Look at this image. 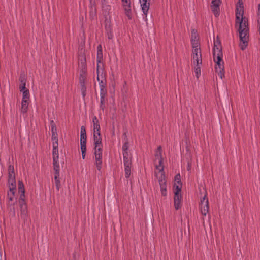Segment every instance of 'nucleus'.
<instances>
[{"instance_id": "f257e3e1", "label": "nucleus", "mask_w": 260, "mask_h": 260, "mask_svg": "<svg viewBox=\"0 0 260 260\" xmlns=\"http://www.w3.org/2000/svg\"><path fill=\"white\" fill-rule=\"evenodd\" d=\"M235 25L238 27L239 34V47L242 50H245L249 40V28L248 19L244 16V6L242 0H238L236 9Z\"/></svg>"}, {"instance_id": "f03ea898", "label": "nucleus", "mask_w": 260, "mask_h": 260, "mask_svg": "<svg viewBox=\"0 0 260 260\" xmlns=\"http://www.w3.org/2000/svg\"><path fill=\"white\" fill-rule=\"evenodd\" d=\"M213 58L215 62L216 63L215 69L216 72H218V75L221 78L224 76V65L222 61V49L220 47L219 45H215L213 49Z\"/></svg>"}, {"instance_id": "7ed1b4c3", "label": "nucleus", "mask_w": 260, "mask_h": 260, "mask_svg": "<svg viewBox=\"0 0 260 260\" xmlns=\"http://www.w3.org/2000/svg\"><path fill=\"white\" fill-rule=\"evenodd\" d=\"M192 48L191 58L193 64H202V56L200 45H199L196 41H193Z\"/></svg>"}, {"instance_id": "20e7f679", "label": "nucleus", "mask_w": 260, "mask_h": 260, "mask_svg": "<svg viewBox=\"0 0 260 260\" xmlns=\"http://www.w3.org/2000/svg\"><path fill=\"white\" fill-rule=\"evenodd\" d=\"M200 208L202 214L203 216H206L209 212V201L207 197V193L204 195L203 198L201 199L200 203Z\"/></svg>"}, {"instance_id": "39448f33", "label": "nucleus", "mask_w": 260, "mask_h": 260, "mask_svg": "<svg viewBox=\"0 0 260 260\" xmlns=\"http://www.w3.org/2000/svg\"><path fill=\"white\" fill-rule=\"evenodd\" d=\"M155 157L156 160L158 159V165H156V169L159 171V173L164 172V167L162 165V149L160 146L158 147L155 152Z\"/></svg>"}, {"instance_id": "423d86ee", "label": "nucleus", "mask_w": 260, "mask_h": 260, "mask_svg": "<svg viewBox=\"0 0 260 260\" xmlns=\"http://www.w3.org/2000/svg\"><path fill=\"white\" fill-rule=\"evenodd\" d=\"M102 148H94L95 164L99 171H101L102 165Z\"/></svg>"}, {"instance_id": "0eeeda50", "label": "nucleus", "mask_w": 260, "mask_h": 260, "mask_svg": "<svg viewBox=\"0 0 260 260\" xmlns=\"http://www.w3.org/2000/svg\"><path fill=\"white\" fill-rule=\"evenodd\" d=\"M142 11L144 15L143 19L145 21L147 22V15L150 8V0H139Z\"/></svg>"}, {"instance_id": "6e6552de", "label": "nucleus", "mask_w": 260, "mask_h": 260, "mask_svg": "<svg viewBox=\"0 0 260 260\" xmlns=\"http://www.w3.org/2000/svg\"><path fill=\"white\" fill-rule=\"evenodd\" d=\"M221 4V0H212L211 8L212 12L216 17L219 15L220 5Z\"/></svg>"}, {"instance_id": "1a4fd4ad", "label": "nucleus", "mask_w": 260, "mask_h": 260, "mask_svg": "<svg viewBox=\"0 0 260 260\" xmlns=\"http://www.w3.org/2000/svg\"><path fill=\"white\" fill-rule=\"evenodd\" d=\"M160 177L158 179V182L160 185V192L162 196L167 195V186L165 178V173H160Z\"/></svg>"}, {"instance_id": "9d476101", "label": "nucleus", "mask_w": 260, "mask_h": 260, "mask_svg": "<svg viewBox=\"0 0 260 260\" xmlns=\"http://www.w3.org/2000/svg\"><path fill=\"white\" fill-rule=\"evenodd\" d=\"M97 80L99 83V86L106 85L105 75L104 73V68L96 69Z\"/></svg>"}, {"instance_id": "9b49d317", "label": "nucleus", "mask_w": 260, "mask_h": 260, "mask_svg": "<svg viewBox=\"0 0 260 260\" xmlns=\"http://www.w3.org/2000/svg\"><path fill=\"white\" fill-rule=\"evenodd\" d=\"M123 164L124 167L125 177L128 179L129 178L131 173L132 160L131 159L124 158L123 159Z\"/></svg>"}, {"instance_id": "f8f14e48", "label": "nucleus", "mask_w": 260, "mask_h": 260, "mask_svg": "<svg viewBox=\"0 0 260 260\" xmlns=\"http://www.w3.org/2000/svg\"><path fill=\"white\" fill-rule=\"evenodd\" d=\"M103 59V52L102 47L101 44L99 45L97 47V66L96 69H103V64L102 62Z\"/></svg>"}, {"instance_id": "ddd939ff", "label": "nucleus", "mask_w": 260, "mask_h": 260, "mask_svg": "<svg viewBox=\"0 0 260 260\" xmlns=\"http://www.w3.org/2000/svg\"><path fill=\"white\" fill-rule=\"evenodd\" d=\"M52 155H53V167L59 166V154H58V146H52Z\"/></svg>"}, {"instance_id": "4468645a", "label": "nucleus", "mask_w": 260, "mask_h": 260, "mask_svg": "<svg viewBox=\"0 0 260 260\" xmlns=\"http://www.w3.org/2000/svg\"><path fill=\"white\" fill-rule=\"evenodd\" d=\"M54 170V180L56 185V188L57 190H59L60 186V182L59 180V172H60V167L56 166L53 167Z\"/></svg>"}, {"instance_id": "2eb2a0df", "label": "nucleus", "mask_w": 260, "mask_h": 260, "mask_svg": "<svg viewBox=\"0 0 260 260\" xmlns=\"http://www.w3.org/2000/svg\"><path fill=\"white\" fill-rule=\"evenodd\" d=\"M122 5L124 11L125 12L126 15L130 18L131 13V5L130 0H121Z\"/></svg>"}, {"instance_id": "dca6fc26", "label": "nucleus", "mask_w": 260, "mask_h": 260, "mask_svg": "<svg viewBox=\"0 0 260 260\" xmlns=\"http://www.w3.org/2000/svg\"><path fill=\"white\" fill-rule=\"evenodd\" d=\"M94 148H102V139L100 133H93Z\"/></svg>"}, {"instance_id": "f3484780", "label": "nucleus", "mask_w": 260, "mask_h": 260, "mask_svg": "<svg viewBox=\"0 0 260 260\" xmlns=\"http://www.w3.org/2000/svg\"><path fill=\"white\" fill-rule=\"evenodd\" d=\"M86 129L84 126H82L80 131V146L86 145Z\"/></svg>"}, {"instance_id": "a211bd4d", "label": "nucleus", "mask_w": 260, "mask_h": 260, "mask_svg": "<svg viewBox=\"0 0 260 260\" xmlns=\"http://www.w3.org/2000/svg\"><path fill=\"white\" fill-rule=\"evenodd\" d=\"M20 215L21 218L24 220L26 219L27 216V208L26 204L20 206Z\"/></svg>"}, {"instance_id": "6ab92c4d", "label": "nucleus", "mask_w": 260, "mask_h": 260, "mask_svg": "<svg viewBox=\"0 0 260 260\" xmlns=\"http://www.w3.org/2000/svg\"><path fill=\"white\" fill-rule=\"evenodd\" d=\"M8 184H9V189H10L11 190L16 189L15 176H9Z\"/></svg>"}, {"instance_id": "aec40b11", "label": "nucleus", "mask_w": 260, "mask_h": 260, "mask_svg": "<svg viewBox=\"0 0 260 260\" xmlns=\"http://www.w3.org/2000/svg\"><path fill=\"white\" fill-rule=\"evenodd\" d=\"M93 133H100V125L99 120L96 116L93 117Z\"/></svg>"}, {"instance_id": "412c9836", "label": "nucleus", "mask_w": 260, "mask_h": 260, "mask_svg": "<svg viewBox=\"0 0 260 260\" xmlns=\"http://www.w3.org/2000/svg\"><path fill=\"white\" fill-rule=\"evenodd\" d=\"M29 101L22 100L21 103L20 111L22 114L27 113L28 109Z\"/></svg>"}, {"instance_id": "4be33fe9", "label": "nucleus", "mask_w": 260, "mask_h": 260, "mask_svg": "<svg viewBox=\"0 0 260 260\" xmlns=\"http://www.w3.org/2000/svg\"><path fill=\"white\" fill-rule=\"evenodd\" d=\"M181 196H174V207L176 210H178L181 207Z\"/></svg>"}, {"instance_id": "5701e85b", "label": "nucleus", "mask_w": 260, "mask_h": 260, "mask_svg": "<svg viewBox=\"0 0 260 260\" xmlns=\"http://www.w3.org/2000/svg\"><path fill=\"white\" fill-rule=\"evenodd\" d=\"M105 29L106 32V36L108 39L109 40L112 39L113 38V35L110 24H108L107 23L105 25Z\"/></svg>"}, {"instance_id": "b1692460", "label": "nucleus", "mask_w": 260, "mask_h": 260, "mask_svg": "<svg viewBox=\"0 0 260 260\" xmlns=\"http://www.w3.org/2000/svg\"><path fill=\"white\" fill-rule=\"evenodd\" d=\"M128 150V145L126 143H124L122 146V154L123 157V159L124 158H128V159H131V157L129 156L128 153L127 152Z\"/></svg>"}, {"instance_id": "393cba45", "label": "nucleus", "mask_w": 260, "mask_h": 260, "mask_svg": "<svg viewBox=\"0 0 260 260\" xmlns=\"http://www.w3.org/2000/svg\"><path fill=\"white\" fill-rule=\"evenodd\" d=\"M201 65L202 64H193L195 75L197 78H199L201 75Z\"/></svg>"}, {"instance_id": "a878e982", "label": "nucleus", "mask_w": 260, "mask_h": 260, "mask_svg": "<svg viewBox=\"0 0 260 260\" xmlns=\"http://www.w3.org/2000/svg\"><path fill=\"white\" fill-rule=\"evenodd\" d=\"M21 92H22L23 96L22 100H26L27 101H29V90L27 89H24V90H20Z\"/></svg>"}, {"instance_id": "bb28decb", "label": "nucleus", "mask_w": 260, "mask_h": 260, "mask_svg": "<svg viewBox=\"0 0 260 260\" xmlns=\"http://www.w3.org/2000/svg\"><path fill=\"white\" fill-rule=\"evenodd\" d=\"M193 41H196L197 43L200 45V43L198 41V35L195 30H192L191 31V45L192 47H193Z\"/></svg>"}, {"instance_id": "cd10ccee", "label": "nucleus", "mask_w": 260, "mask_h": 260, "mask_svg": "<svg viewBox=\"0 0 260 260\" xmlns=\"http://www.w3.org/2000/svg\"><path fill=\"white\" fill-rule=\"evenodd\" d=\"M18 191L21 194H25V189L23 182L21 181H18Z\"/></svg>"}, {"instance_id": "c85d7f7f", "label": "nucleus", "mask_w": 260, "mask_h": 260, "mask_svg": "<svg viewBox=\"0 0 260 260\" xmlns=\"http://www.w3.org/2000/svg\"><path fill=\"white\" fill-rule=\"evenodd\" d=\"M16 190H11L9 189L8 192V198L9 201H13L15 199V193Z\"/></svg>"}, {"instance_id": "c756f323", "label": "nucleus", "mask_w": 260, "mask_h": 260, "mask_svg": "<svg viewBox=\"0 0 260 260\" xmlns=\"http://www.w3.org/2000/svg\"><path fill=\"white\" fill-rule=\"evenodd\" d=\"M20 80L21 84L19 87V89L20 90H24V89H26L25 87V79L24 77L22 78V77L21 76Z\"/></svg>"}, {"instance_id": "7c9ffc66", "label": "nucleus", "mask_w": 260, "mask_h": 260, "mask_svg": "<svg viewBox=\"0 0 260 260\" xmlns=\"http://www.w3.org/2000/svg\"><path fill=\"white\" fill-rule=\"evenodd\" d=\"M8 174L9 176H15L14 173V166L13 165H9L8 167Z\"/></svg>"}, {"instance_id": "2f4dec72", "label": "nucleus", "mask_w": 260, "mask_h": 260, "mask_svg": "<svg viewBox=\"0 0 260 260\" xmlns=\"http://www.w3.org/2000/svg\"><path fill=\"white\" fill-rule=\"evenodd\" d=\"M174 196H181L180 194V192L181 190V186H176V187H174Z\"/></svg>"}, {"instance_id": "473e14b6", "label": "nucleus", "mask_w": 260, "mask_h": 260, "mask_svg": "<svg viewBox=\"0 0 260 260\" xmlns=\"http://www.w3.org/2000/svg\"><path fill=\"white\" fill-rule=\"evenodd\" d=\"M81 146V150L82 153V159H84L85 158L86 155V146L83 145V146Z\"/></svg>"}, {"instance_id": "72a5a7b5", "label": "nucleus", "mask_w": 260, "mask_h": 260, "mask_svg": "<svg viewBox=\"0 0 260 260\" xmlns=\"http://www.w3.org/2000/svg\"><path fill=\"white\" fill-rule=\"evenodd\" d=\"M100 108L102 110L104 109V104L105 103V97L104 96H100Z\"/></svg>"}, {"instance_id": "f704fd0d", "label": "nucleus", "mask_w": 260, "mask_h": 260, "mask_svg": "<svg viewBox=\"0 0 260 260\" xmlns=\"http://www.w3.org/2000/svg\"><path fill=\"white\" fill-rule=\"evenodd\" d=\"M19 203L20 206L23 204H26L25 201V194H20Z\"/></svg>"}, {"instance_id": "c9c22d12", "label": "nucleus", "mask_w": 260, "mask_h": 260, "mask_svg": "<svg viewBox=\"0 0 260 260\" xmlns=\"http://www.w3.org/2000/svg\"><path fill=\"white\" fill-rule=\"evenodd\" d=\"M52 146H58V137H52Z\"/></svg>"}, {"instance_id": "e433bc0d", "label": "nucleus", "mask_w": 260, "mask_h": 260, "mask_svg": "<svg viewBox=\"0 0 260 260\" xmlns=\"http://www.w3.org/2000/svg\"><path fill=\"white\" fill-rule=\"evenodd\" d=\"M107 94V90L105 89H100V96H104L105 97Z\"/></svg>"}, {"instance_id": "4c0bfd02", "label": "nucleus", "mask_w": 260, "mask_h": 260, "mask_svg": "<svg viewBox=\"0 0 260 260\" xmlns=\"http://www.w3.org/2000/svg\"><path fill=\"white\" fill-rule=\"evenodd\" d=\"M175 182H181L180 175L179 174H177L175 177Z\"/></svg>"}, {"instance_id": "58836bf2", "label": "nucleus", "mask_w": 260, "mask_h": 260, "mask_svg": "<svg viewBox=\"0 0 260 260\" xmlns=\"http://www.w3.org/2000/svg\"><path fill=\"white\" fill-rule=\"evenodd\" d=\"M51 132H52V133H57L56 127L55 125H52V126H51Z\"/></svg>"}, {"instance_id": "ea45409f", "label": "nucleus", "mask_w": 260, "mask_h": 260, "mask_svg": "<svg viewBox=\"0 0 260 260\" xmlns=\"http://www.w3.org/2000/svg\"><path fill=\"white\" fill-rule=\"evenodd\" d=\"M83 82H84V85H85V79H84V77H82V78H80V83L81 86H82Z\"/></svg>"}, {"instance_id": "a19ab883", "label": "nucleus", "mask_w": 260, "mask_h": 260, "mask_svg": "<svg viewBox=\"0 0 260 260\" xmlns=\"http://www.w3.org/2000/svg\"><path fill=\"white\" fill-rule=\"evenodd\" d=\"M81 86V92L86 91V87H85V85H84V82L83 83V84Z\"/></svg>"}, {"instance_id": "79ce46f5", "label": "nucleus", "mask_w": 260, "mask_h": 260, "mask_svg": "<svg viewBox=\"0 0 260 260\" xmlns=\"http://www.w3.org/2000/svg\"><path fill=\"white\" fill-rule=\"evenodd\" d=\"M182 186V183L181 182H175L174 184V187H176V186Z\"/></svg>"}, {"instance_id": "37998d69", "label": "nucleus", "mask_w": 260, "mask_h": 260, "mask_svg": "<svg viewBox=\"0 0 260 260\" xmlns=\"http://www.w3.org/2000/svg\"><path fill=\"white\" fill-rule=\"evenodd\" d=\"M110 10V6L108 5H105V10L109 11Z\"/></svg>"}, {"instance_id": "c03bdc74", "label": "nucleus", "mask_w": 260, "mask_h": 260, "mask_svg": "<svg viewBox=\"0 0 260 260\" xmlns=\"http://www.w3.org/2000/svg\"><path fill=\"white\" fill-rule=\"evenodd\" d=\"M219 45L220 47L221 48V45H220V42H218L217 41H214V47L215 46V45Z\"/></svg>"}, {"instance_id": "a18cd8bd", "label": "nucleus", "mask_w": 260, "mask_h": 260, "mask_svg": "<svg viewBox=\"0 0 260 260\" xmlns=\"http://www.w3.org/2000/svg\"><path fill=\"white\" fill-rule=\"evenodd\" d=\"M100 89H106V85H102L100 86Z\"/></svg>"}, {"instance_id": "49530a36", "label": "nucleus", "mask_w": 260, "mask_h": 260, "mask_svg": "<svg viewBox=\"0 0 260 260\" xmlns=\"http://www.w3.org/2000/svg\"><path fill=\"white\" fill-rule=\"evenodd\" d=\"M52 137H57V133H52Z\"/></svg>"}, {"instance_id": "de8ad7c7", "label": "nucleus", "mask_w": 260, "mask_h": 260, "mask_svg": "<svg viewBox=\"0 0 260 260\" xmlns=\"http://www.w3.org/2000/svg\"><path fill=\"white\" fill-rule=\"evenodd\" d=\"M83 97H85L86 95V91L81 92Z\"/></svg>"}, {"instance_id": "09e8293b", "label": "nucleus", "mask_w": 260, "mask_h": 260, "mask_svg": "<svg viewBox=\"0 0 260 260\" xmlns=\"http://www.w3.org/2000/svg\"><path fill=\"white\" fill-rule=\"evenodd\" d=\"M257 9H260V3L258 5Z\"/></svg>"}]
</instances>
